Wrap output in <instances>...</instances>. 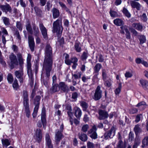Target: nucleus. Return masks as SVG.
<instances>
[{"label": "nucleus", "instance_id": "864d4df0", "mask_svg": "<svg viewBox=\"0 0 148 148\" xmlns=\"http://www.w3.org/2000/svg\"><path fill=\"white\" fill-rule=\"evenodd\" d=\"M138 111V109L136 108H132L129 110L130 113L131 114H136L137 113Z\"/></svg>", "mask_w": 148, "mask_h": 148}, {"label": "nucleus", "instance_id": "c756f323", "mask_svg": "<svg viewBox=\"0 0 148 148\" xmlns=\"http://www.w3.org/2000/svg\"><path fill=\"white\" fill-rule=\"evenodd\" d=\"M113 130H109L108 132L105 133L104 136L105 139H107L108 138V137L110 138H112V137L114 136V133H113L112 135Z\"/></svg>", "mask_w": 148, "mask_h": 148}, {"label": "nucleus", "instance_id": "3c124183", "mask_svg": "<svg viewBox=\"0 0 148 148\" xmlns=\"http://www.w3.org/2000/svg\"><path fill=\"white\" fill-rule=\"evenodd\" d=\"M117 148H125L124 147L123 143L122 141L121 140H120L118 142L117 145Z\"/></svg>", "mask_w": 148, "mask_h": 148}, {"label": "nucleus", "instance_id": "052dcab7", "mask_svg": "<svg viewBox=\"0 0 148 148\" xmlns=\"http://www.w3.org/2000/svg\"><path fill=\"white\" fill-rule=\"evenodd\" d=\"M0 62L4 66H5L6 65V63L5 61L3 60V58L2 56H0Z\"/></svg>", "mask_w": 148, "mask_h": 148}, {"label": "nucleus", "instance_id": "79ce46f5", "mask_svg": "<svg viewBox=\"0 0 148 148\" xmlns=\"http://www.w3.org/2000/svg\"><path fill=\"white\" fill-rule=\"evenodd\" d=\"M122 12L128 18H130L131 17V14L126 8H124Z\"/></svg>", "mask_w": 148, "mask_h": 148}, {"label": "nucleus", "instance_id": "f257e3e1", "mask_svg": "<svg viewBox=\"0 0 148 148\" xmlns=\"http://www.w3.org/2000/svg\"><path fill=\"white\" fill-rule=\"evenodd\" d=\"M45 54V59L43 63V68L46 71V81L43 79V82L44 85L46 87H48L49 86L47 81L49 79L53 62L52 48L50 45L47 44L46 45Z\"/></svg>", "mask_w": 148, "mask_h": 148}, {"label": "nucleus", "instance_id": "f3484780", "mask_svg": "<svg viewBox=\"0 0 148 148\" xmlns=\"http://www.w3.org/2000/svg\"><path fill=\"white\" fill-rule=\"evenodd\" d=\"M45 140L48 148H53V146L51 144V140L48 134H46L45 135Z\"/></svg>", "mask_w": 148, "mask_h": 148}, {"label": "nucleus", "instance_id": "774afa93", "mask_svg": "<svg viewBox=\"0 0 148 148\" xmlns=\"http://www.w3.org/2000/svg\"><path fill=\"white\" fill-rule=\"evenodd\" d=\"M130 30L135 36H136L138 34V32L135 29H131Z\"/></svg>", "mask_w": 148, "mask_h": 148}, {"label": "nucleus", "instance_id": "37998d69", "mask_svg": "<svg viewBox=\"0 0 148 148\" xmlns=\"http://www.w3.org/2000/svg\"><path fill=\"white\" fill-rule=\"evenodd\" d=\"M41 99V97L40 96L38 95L36 96L34 99V104L39 105L40 101Z\"/></svg>", "mask_w": 148, "mask_h": 148}, {"label": "nucleus", "instance_id": "c85d7f7f", "mask_svg": "<svg viewBox=\"0 0 148 148\" xmlns=\"http://www.w3.org/2000/svg\"><path fill=\"white\" fill-rule=\"evenodd\" d=\"M18 58L19 64L20 66H22L23 64V58L21 54L20 53H18L17 54Z\"/></svg>", "mask_w": 148, "mask_h": 148}, {"label": "nucleus", "instance_id": "b1692460", "mask_svg": "<svg viewBox=\"0 0 148 148\" xmlns=\"http://www.w3.org/2000/svg\"><path fill=\"white\" fill-rule=\"evenodd\" d=\"M75 115L77 119L80 118L81 116L82 111L79 108L77 107L75 108Z\"/></svg>", "mask_w": 148, "mask_h": 148}, {"label": "nucleus", "instance_id": "6e6d98bb", "mask_svg": "<svg viewBox=\"0 0 148 148\" xmlns=\"http://www.w3.org/2000/svg\"><path fill=\"white\" fill-rule=\"evenodd\" d=\"M110 16L112 17H116L117 15V13L116 12L114 11H112L111 10L110 12Z\"/></svg>", "mask_w": 148, "mask_h": 148}, {"label": "nucleus", "instance_id": "680f3d73", "mask_svg": "<svg viewBox=\"0 0 148 148\" xmlns=\"http://www.w3.org/2000/svg\"><path fill=\"white\" fill-rule=\"evenodd\" d=\"M87 147L88 148H93L94 145L93 143L88 142L87 143Z\"/></svg>", "mask_w": 148, "mask_h": 148}, {"label": "nucleus", "instance_id": "bb28decb", "mask_svg": "<svg viewBox=\"0 0 148 148\" xmlns=\"http://www.w3.org/2000/svg\"><path fill=\"white\" fill-rule=\"evenodd\" d=\"M1 142L3 145L6 147L10 145V141L7 139H3L1 140Z\"/></svg>", "mask_w": 148, "mask_h": 148}, {"label": "nucleus", "instance_id": "423d86ee", "mask_svg": "<svg viewBox=\"0 0 148 148\" xmlns=\"http://www.w3.org/2000/svg\"><path fill=\"white\" fill-rule=\"evenodd\" d=\"M14 75L18 79L20 84L23 83L24 80V73L23 71L18 70L15 71Z\"/></svg>", "mask_w": 148, "mask_h": 148}, {"label": "nucleus", "instance_id": "13d9d810", "mask_svg": "<svg viewBox=\"0 0 148 148\" xmlns=\"http://www.w3.org/2000/svg\"><path fill=\"white\" fill-rule=\"evenodd\" d=\"M143 60L142 59V58H137L136 59L135 61L137 64H139L141 63L142 64V62H143Z\"/></svg>", "mask_w": 148, "mask_h": 148}, {"label": "nucleus", "instance_id": "338daca9", "mask_svg": "<svg viewBox=\"0 0 148 148\" xmlns=\"http://www.w3.org/2000/svg\"><path fill=\"white\" fill-rule=\"evenodd\" d=\"M1 30L3 33L5 35H8V32L4 27H1Z\"/></svg>", "mask_w": 148, "mask_h": 148}, {"label": "nucleus", "instance_id": "f03ea898", "mask_svg": "<svg viewBox=\"0 0 148 148\" xmlns=\"http://www.w3.org/2000/svg\"><path fill=\"white\" fill-rule=\"evenodd\" d=\"M22 97L23 98V106L25 108V111L26 116L29 118L30 114L29 104V98L27 92L26 90H23L22 93Z\"/></svg>", "mask_w": 148, "mask_h": 148}, {"label": "nucleus", "instance_id": "7ed1b4c3", "mask_svg": "<svg viewBox=\"0 0 148 148\" xmlns=\"http://www.w3.org/2000/svg\"><path fill=\"white\" fill-rule=\"evenodd\" d=\"M63 30L62 25V18H59L53 22V24L52 32L53 33H57L59 34H61Z\"/></svg>", "mask_w": 148, "mask_h": 148}, {"label": "nucleus", "instance_id": "cd10ccee", "mask_svg": "<svg viewBox=\"0 0 148 148\" xmlns=\"http://www.w3.org/2000/svg\"><path fill=\"white\" fill-rule=\"evenodd\" d=\"M26 29L30 34L32 32V28L30 22L27 21L25 25Z\"/></svg>", "mask_w": 148, "mask_h": 148}, {"label": "nucleus", "instance_id": "6ab92c4d", "mask_svg": "<svg viewBox=\"0 0 148 148\" xmlns=\"http://www.w3.org/2000/svg\"><path fill=\"white\" fill-rule=\"evenodd\" d=\"M96 130H89L88 132V134L92 139H96L97 138V135Z\"/></svg>", "mask_w": 148, "mask_h": 148}, {"label": "nucleus", "instance_id": "a878e982", "mask_svg": "<svg viewBox=\"0 0 148 148\" xmlns=\"http://www.w3.org/2000/svg\"><path fill=\"white\" fill-rule=\"evenodd\" d=\"M80 43L79 42H75L74 45V48L75 50L77 52H80L82 48L80 46Z\"/></svg>", "mask_w": 148, "mask_h": 148}, {"label": "nucleus", "instance_id": "0e129e2a", "mask_svg": "<svg viewBox=\"0 0 148 148\" xmlns=\"http://www.w3.org/2000/svg\"><path fill=\"white\" fill-rule=\"evenodd\" d=\"M78 61V60L77 58L75 57H74L73 58H71V63H77Z\"/></svg>", "mask_w": 148, "mask_h": 148}, {"label": "nucleus", "instance_id": "8fccbe9b", "mask_svg": "<svg viewBox=\"0 0 148 148\" xmlns=\"http://www.w3.org/2000/svg\"><path fill=\"white\" fill-rule=\"evenodd\" d=\"M82 73L81 72H79L77 74H72V76L74 77L75 79H77L81 78Z\"/></svg>", "mask_w": 148, "mask_h": 148}, {"label": "nucleus", "instance_id": "412c9836", "mask_svg": "<svg viewBox=\"0 0 148 148\" xmlns=\"http://www.w3.org/2000/svg\"><path fill=\"white\" fill-rule=\"evenodd\" d=\"M113 23L117 26H121L124 24V21L120 18H116L114 19L113 21Z\"/></svg>", "mask_w": 148, "mask_h": 148}, {"label": "nucleus", "instance_id": "aec40b11", "mask_svg": "<svg viewBox=\"0 0 148 148\" xmlns=\"http://www.w3.org/2000/svg\"><path fill=\"white\" fill-rule=\"evenodd\" d=\"M53 18L54 19L60 16L59 10L55 8H53L52 10Z\"/></svg>", "mask_w": 148, "mask_h": 148}, {"label": "nucleus", "instance_id": "9d476101", "mask_svg": "<svg viewBox=\"0 0 148 148\" xmlns=\"http://www.w3.org/2000/svg\"><path fill=\"white\" fill-rule=\"evenodd\" d=\"M99 117L98 119L100 120H104L108 118V112L104 110H100L98 112Z\"/></svg>", "mask_w": 148, "mask_h": 148}, {"label": "nucleus", "instance_id": "49530a36", "mask_svg": "<svg viewBox=\"0 0 148 148\" xmlns=\"http://www.w3.org/2000/svg\"><path fill=\"white\" fill-rule=\"evenodd\" d=\"M122 87V85L121 83H119V85L118 88H116L115 91V94H119L120 92L121 89Z\"/></svg>", "mask_w": 148, "mask_h": 148}, {"label": "nucleus", "instance_id": "bf43d9fd", "mask_svg": "<svg viewBox=\"0 0 148 148\" xmlns=\"http://www.w3.org/2000/svg\"><path fill=\"white\" fill-rule=\"evenodd\" d=\"M132 75V74L129 72H126L125 74V77L127 78L131 77Z\"/></svg>", "mask_w": 148, "mask_h": 148}, {"label": "nucleus", "instance_id": "2f4dec72", "mask_svg": "<svg viewBox=\"0 0 148 148\" xmlns=\"http://www.w3.org/2000/svg\"><path fill=\"white\" fill-rule=\"evenodd\" d=\"M12 87L15 90H17L19 88V86L18 83V81L16 78H15L12 84Z\"/></svg>", "mask_w": 148, "mask_h": 148}, {"label": "nucleus", "instance_id": "7c9ffc66", "mask_svg": "<svg viewBox=\"0 0 148 148\" xmlns=\"http://www.w3.org/2000/svg\"><path fill=\"white\" fill-rule=\"evenodd\" d=\"M79 138L81 140L84 142L86 141L88 139L87 135L84 133H81L79 134Z\"/></svg>", "mask_w": 148, "mask_h": 148}, {"label": "nucleus", "instance_id": "4d7b16f0", "mask_svg": "<svg viewBox=\"0 0 148 148\" xmlns=\"http://www.w3.org/2000/svg\"><path fill=\"white\" fill-rule=\"evenodd\" d=\"M93 74H94V75L93 77V78L92 79V81H93L94 82L97 81L98 80L97 76L99 75V73H94L93 72Z\"/></svg>", "mask_w": 148, "mask_h": 148}, {"label": "nucleus", "instance_id": "4be33fe9", "mask_svg": "<svg viewBox=\"0 0 148 148\" xmlns=\"http://www.w3.org/2000/svg\"><path fill=\"white\" fill-rule=\"evenodd\" d=\"M59 87L57 84H53L52 87L50 88V91L51 93H53L58 91Z\"/></svg>", "mask_w": 148, "mask_h": 148}, {"label": "nucleus", "instance_id": "f8f14e48", "mask_svg": "<svg viewBox=\"0 0 148 148\" xmlns=\"http://www.w3.org/2000/svg\"><path fill=\"white\" fill-rule=\"evenodd\" d=\"M41 120L43 127H44L46 125V112L45 109V108H42L41 114Z\"/></svg>", "mask_w": 148, "mask_h": 148}, {"label": "nucleus", "instance_id": "4468645a", "mask_svg": "<svg viewBox=\"0 0 148 148\" xmlns=\"http://www.w3.org/2000/svg\"><path fill=\"white\" fill-rule=\"evenodd\" d=\"M132 27L137 30L142 32L143 30V26L142 24L140 23H135L132 24Z\"/></svg>", "mask_w": 148, "mask_h": 148}, {"label": "nucleus", "instance_id": "603ef678", "mask_svg": "<svg viewBox=\"0 0 148 148\" xmlns=\"http://www.w3.org/2000/svg\"><path fill=\"white\" fill-rule=\"evenodd\" d=\"M34 9L35 12L37 15H40L42 13V11L39 8L35 6L34 7Z\"/></svg>", "mask_w": 148, "mask_h": 148}, {"label": "nucleus", "instance_id": "72a5a7b5", "mask_svg": "<svg viewBox=\"0 0 148 148\" xmlns=\"http://www.w3.org/2000/svg\"><path fill=\"white\" fill-rule=\"evenodd\" d=\"M80 104L82 107L83 110L86 111L88 108V104L85 101H82L80 102Z\"/></svg>", "mask_w": 148, "mask_h": 148}, {"label": "nucleus", "instance_id": "dca6fc26", "mask_svg": "<svg viewBox=\"0 0 148 148\" xmlns=\"http://www.w3.org/2000/svg\"><path fill=\"white\" fill-rule=\"evenodd\" d=\"M59 87L64 92H67L69 90L68 87L64 82H60L59 84Z\"/></svg>", "mask_w": 148, "mask_h": 148}, {"label": "nucleus", "instance_id": "5fc2aeb1", "mask_svg": "<svg viewBox=\"0 0 148 148\" xmlns=\"http://www.w3.org/2000/svg\"><path fill=\"white\" fill-rule=\"evenodd\" d=\"M36 90L35 89H34L32 90V92L30 96V98L31 99L30 101L34 99L36 95Z\"/></svg>", "mask_w": 148, "mask_h": 148}, {"label": "nucleus", "instance_id": "ea45409f", "mask_svg": "<svg viewBox=\"0 0 148 148\" xmlns=\"http://www.w3.org/2000/svg\"><path fill=\"white\" fill-rule=\"evenodd\" d=\"M7 79L9 83H12L14 80L13 77L11 73H9L7 76Z\"/></svg>", "mask_w": 148, "mask_h": 148}, {"label": "nucleus", "instance_id": "c03bdc74", "mask_svg": "<svg viewBox=\"0 0 148 148\" xmlns=\"http://www.w3.org/2000/svg\"><path fill=\"white\" fill-rule=\"evenodd\" d=\"M112 81L110 79H109L104 81V84L105 86L108 87H110L112 85Z\"/></svg>", "mask_w": 148, "mask_h": 148}, {"label": "nucleus", "instance_id": "e2e57ef3", "mask_svg": "<svg viewBox=\"0 0 148 148\" xmlns=\"http://www.w3.org/2000/svg\"><path fill=\"white\" fill-rule=\"evenodd\" d=\"M129 140L131 141L133 140L134 138V134L132 132H130L129 135Z\"/></svg>", "mask_w": 148, "mask_h": 148}, {"label": "nucleus", "instance_id": "473e14b6", "mask_svg": "<svg viewBox=\"0 0 148 148\" xmlns=\"http://www.w3.org/2000/svg\"><path fill=\"white\" fill-rule=\"evenodd\" d=\"M140 143V140L138 138L136 137L134 141V143L133 146V148H137Z\"/></svg>", "mask_w": 148, "mask_h": 148}, {"label": "nucleus", "instance_id": "e433bc0d", "mask_svg": "<svg viewBox=\"0 0 148 148\" xmlns=\"http://www.w3.org/2000/svg\"><path fill=\"white\" fill-rule=\"evenodd\" d=\"M148 145V137H145L142 141V144L141 147L144 148L145 147Z\"/></svg>", "mask_w": 148, "mask_h": 148}, {"label": "nucleus", "instance_id": "1a4fd4ad", "mask_svg": "<svg viewBox=\"0 0 148 148\" xmlns=\"http://www.w3.org/2000/svg\"><path fill=\"white\" fill-rule=\"evenodd\" d=\"M28 39L29 47L31 51L33 52L34 51L35 46L34 38L32 35H29Z\"/></svg>", "mask_w": 148, "mask_h": 148}, {"label": "nucleus", "instance_id": "9b49d317", "mask_svg": "<svg viewBox=\"0 0 148 148\" xmlns=\"http://www.w3.org/2000/svg\"><path fill=\"white\" fill-rule=\"evenodd\" d=\"M0 8L3 12L6 13H7L8 12L11 13L12 12L11 8L8 3H6L5 5H0Z\"/></svg>", "mask_w": 148, "mask_h": 148}, {"label": "nucleus", "instance_id": "09e8293b", "mask_svg": "<svg viewBox=\"0 0 148 148\" xmlns=\"http://www.w3.org/2000/svg\"><path fill=\"white\" fill-rule=\"evenodd\" d=\"M16 27L19 30L21 31L22 29L23 26L21 23L20 21H17L16 23Z\"/></svg>", "mask_w": 148, "mask_h": 148}, {"label": "nucleus", "instance_id": "f704fd0d", "mask_svg": "<svg viewBox=\"0 0 148 148\" xmlns=\"http://www.w3.org/2000/svg\"><path fill=\"white\" fill-rule=\"evenodd\" d=\"M3 22L5 25L8 26L10 25L9 19L6 17L3 16L2 17Z\"/></svg>", "mask_w": 148, "mask_h": 148}, {"label": "nucleus", "instance_id": "58836bf2", "mask_svg": "<svg viewBox=\"0 0 148 148\" xmlns=\"http://www.w3.org/2000/svg\"><path fill=\"white\" fill-rule=\"evenodd\" d=\"M127 26L126 25H122L120 27L121 29L120 30V33L123 34H125L124 31H125V32L128 31L127 28Z\"/></svg>", "mask_w": 148, "mask_h": 148}, {"label": "nucleus", "instance_id": "6e6552de", "mask_svg": "<svg viewBox=\"0 0 148 148\" xmlns=\"http://www.w3.org/2000/svg\"><path fill=\"white\" fill-rule=\"evenodd\" d=\"M39 27L43 38L46 40L48 38L47 30L44 26L42 23L39 24Z\"/></svg>", "mask_w": 148, "mask_h": 148}, {"label": "nucleus", "instance_id": "c9c22d12", "mask_svg": "<svg viewBox=\"0 0 148 148\" xmlns=\"http://www.w3.org/2000/svg\"><path fill=\"white\" fill-rule=\"evenodd\" d=\"M27 72L29 77L31 79V82L30 83L31 85H32L33 84V74L32 73V70H27Z\"/></svg>", "mask_w": 148, "mask_h": 148}, {"label": "nucleus", "instance_id": "393cba45", "mask_svg": "<svg viewBox=\"0 0 148 148\" xmlns=\"http://www.w3.org/2000/svg\"><path fill=\"white\" fill-rule=\"evenodd\" d=\"M140 82L144 89H148V81L143 79H141L140 80Z\"/></svg>", "mask_w": 148, "mask_h": 148}, {"label": "nucleus", "instance_id": "de8ad7c7", "mask_svg": "<svg viewBox=\"0 0 148 148\" xmlns=\"http://www.w3.org/2000/svg\"><path fill=\"white\" fill-rule=\"evenodd\" d=\"M143 22H146L147 21V18L145 13H144L142 16H140Z\"/></svg>", "mask_w": 148, "mask_h": 148}, {"label": "nucleus", "instance_id": "69168bd1", "mask_svg": "<svg viewBox=\"0 0 148 148\" xmlns=\"http://www.w3.org/2000/svg\"><path fill=\"white\" fill-rule=\"evenodd\" d=\"M146 105V103L144 101H141L139 103H138L136 106L137 107H139L142 106H145Z\"/></svg>", "mask_w": 148, "mask_h": 148}, {"label": "nucleus", "instance_id": "20e7f679", "mask_svg": "<svg viewBox=\"0 0 148 148\" xmlns=\"http://www.w3.org/2000/svg\"><path fill=\"white\" fill-rule=\"evenodd\" d=\"M102 91L101 87L98 86L95 90L94 95L92 97L93 99L95 101L100 100L102 97Z\"/></svg>", "mask_w": 148, "mask_h": 148}, {"label": "nucleus", "instance_id": "0eeeda50", "mask_svg": "<svg viewBox=\"0 0 148 148\" xmlns=\"http://www.w3.org/2000/svg\"><path fill=\"white\" fill-rule=\"evenodd\" d=\"M42 134L41 130H36L34 136V138L38 143L41 141Z\"/></svg>", "mask_w": 148, "mask_h": 148}, {"label": "nucleus", "instance_id": "39448f33", "mask_svg": "<svg viewBox=\"0 0 148 148\" xmlns=\"http://www.w3.org/2000/svg\"><path fill=\"white\" fill-rule=\"evenodd\" d=\"M10 60V66L11 69H13L16 66L18 65V62L17 60L16 56L13 53H12L9 57Z\"/></svg>", "mask_w": 148, "mask_h": 148}, {"label": "nucleus", "instance_id": "a18cd8bd", "mask_svg": "<svg viewBox=\"0 0 148 148\" xmlns=\"http://www.w3.org/2000/svg\"><path fill=\"white\" fill-rule=\"evenodd\" d=\"M143 118V115L142 114H139L137 115L136 116V119L134 121L137 123L140 120L141 118Z\"/></svg>", "mask_w": 148, "mask_h": 148}, {"label": "nucleus", "instance_id": "a19ab883", "mask_svg": "<svg viewBox=\"0 0 148 148\" xmlns=\"http://www.w3.org/2000/svg\"><path fill=\"white\" fill-rule=\"evenodd\" d=\"M88 56V53L87 52H84L83 53L81 57V59L83 61L86 60Z\"/></svg>", "mask_w": 148, "mask_h": 148}, {"label": "nucleus", "instance_id": "a211bd4d", "mask_svg": "<svg viewBox=\"0 0 148 148\" xmlns=\"http://www.w3.org/2000/svg\"><path fill=\"white\" fill-rule=\"evenodd\" d=\"M63 137L61 131H58L56 134L55 140L57 144H58L61 139Z\"/></svg>", "mask_w": 148, "mask_h": 148}, {"label": "nucleus", "instance_id": "2eb2a0df", "mask_svg": "<svg viewBox=\"0 0 148 148\" xmlns=\"http://www.w3.org/2000/svg\"><path fill=\"white\" fill-rule=\"evenodd\" d=\"M130 4L132 8H136L138 10H140L141 5L139 3L134 1H131Z\"/></svg>", "mask_w": 148, "mask_h": 148}, {"label": "nucleus", "instance_id": "5701e85b", "mask_svg": "<svg viewBox=\"0 0 148 148\" xmlns=\"http://www.w3.org/2000/svg\"><path fill=\"white\" fill-rule=\"evenodd\" d=\"M102 67V66L101 64L99 63L96 64L93 68V72L99 73V72Z\"/></svg>", "mask_w": 148, "mask_h": 148}, {"label": "nucleus", "instance_id": "4c0bfd02", "mask_svg": "<svg viewBox=\"0 0 148 148\" xmlns=\"http://www.w3.org/2000/svg\"><path fill=\"white\" fill-rule=\"evenodd\" d=\"M138 38L140 41V44H143L146 42V39L145 36L142 35H139L138 36Z\"/></svg>", "mask_w": 148, "mask_h": 148}, {"label": "nucleus", "instance_id": "ddd939ff", "mask_svg": "<svg viewBox=\"0 0 148 148\" xmlns=\"http://www.w3.org/2000/svg\"><path fill=\"white\" fill-rule=\"evenodd\" d=\"M39 33L40 31L38 28L35 24H33L32 25V32L30 34H33L35 36L38 37Z\"/></svg>", "mask_w": 148, "mask_h": 148}]
</instances>
